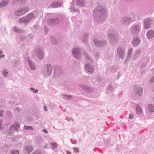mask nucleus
Listing matches in <instances>:
<instances>
[{"label":"nucleus","mask_w":154,"mask_h":154,"mask_svg":"<svg viewBox=\"0 0 154 154\" xmlns=\"http://www.w3.org/2000/svg\"><path fill=\"white\" fill-rule=\"evenodd\" d=\"M6 115L8 117H11L12 116V113L10 111H7L6 112Z\"/></svg>","instance_id":"45"},{"label":"nucleus","mask_w":154,"mask_h":154,"mask_svg":"<svg viewBox=\"0 0 154 154\" xmlns=\"http://www.w3.org/2000/svg\"><path fill=\"white\" fill-rule=\"evenodd\" d=\"M2 53V51H0V54H1Z\"/></svg>","instance_id":"62"},{"label":"nucleus","mask_w":154,"mask_h":154,"mask_svg":"<svg viewBox=\"0 0 154 154\" xmlns=\"http://www.w3.org/2000/svg\"><path fill=\"white\" fill-rule=\"evenodd\" d=\"M9 2V0H2L0 3V8H2L7 6Z\"/></svg>","instance_id":"27"},{"label":"nucleus","mask_w":154,"mask_h":154,"mask_svg":"<svg viewBox=\"0 0 154 154\" xmlns=\"http://www.w3.org/2000/svg\"><path fill=\"white\" fill-rule=\"evenodd\" d=\"M132 52H133L132 48H131V49L128 50V56H127L126 59H125V60L124 61V63L125 64H126L127 63V62L128 61V60L131 57V56Z\"/></svg>","instance_id":"23"},{"label":"nucleus","mask_w":154,"mask_h":154,"mask_svg":"<svg viewBox=\"0 0 154 154\" xmlns=\"http://www.w3.org/2000/svg\"><path fill=\"white\" fill-rule=\"evenodd\" d=\"M108 38L110 40V42L112 43H114L117 42V40L115 37L114 35L112 34L109 33L108 35Z\"/></svg>","instance_id":"19"},{"label":"nucleus","mask_w":154,"mask_h":154,"mask_svg":"<svg viewBox=\"0 0 154 154\" xmlns=\"http://www.w3.org/2000/svg\"><path fill=\"white\" fill-rule=\"evenodd\" d=\"M151 81L153 82H154V77L152 78L151 80Z\"/></svg>","instance_id":"58"},{"label":"nucleus","mask_w":154,"mask_h":154,"mask_svg":"<svg viewBox=\"0 0 154 154\" xmlns=\"http://www.w3.org/2000/svg\"><path fill=\"white\" fill-rule=\"evenodd\" d=\"M20 127V125L19 123L17 122H15L14 123L13 125L10 126L9 129L11 131H12L13 130L17 131L18 128Z\"/></svg>","instance_id":"17"},{"label":"nucleus","mask_w":154,"mask_h":154,"mask_svg":"<svg viewBox=\"0 0 154 154\" xmlns=\"http://www.w3.org/2000/svg\"><path fill=\"white\" fill-rule=\"evenodd\" d=\"M75 17H72V21H75Z\"/></svg>","instance_id":"56"},{"label":"nucleus","mask_w":154,"mask_h":154,"mask_svg":"<svg viewBox=\"0 0 154 154\" xmlns=\"http://www.w3.org/2000/svg\"><path fill=\"white\" fill-rule=\"evenodd\" d=\"M147 38L149 39H151L154 37V31L152 30H149L146 34Z\"/></svg>","instance_id":"20"},{"label":"nucleus","mask_w":154,"mask_h":154,"mask_svg":"<svg viewBox=\"0 0 154 154\" xmlns=\"http://www.w3.org/2000/svg\"><path fill=\"white\" fill-rule=\"evenodd\" d=\"M50 144L52 146L53 148H56L57 146V143L55 142L52 143H50Z\"/></svg>","instance_id":"40"},{"label":"nucleus","mask_w":154,"mask_h":154,"mask_svg":"<svg viewBox=\"0 0 154 154\" xmlns=\"http://www.w3.org/2000/svg\"><path fill=\"white\" fill-rule=\"evenodd\" d=\"M107 89L109 91H112L113 90V88L111 84H109V86L108 87Z\"/></svg>","instance_id":"39"},{"label":"nucleus","mask_w":154,"mask_h":154,"mask_svg":"<svg viewBox=\"0 0 154 154\" xmlns=\"http://www.w3.org/2000/svg\"><path fill=\"white\" fill-rule=\"evenodd\" d=\"M2 127V124H0V130L1 129Z\"/></svg>","instance_id":"59"},{"label":"nucleus","mask_w":154,"mask_h":154,"mask_svg":"<svg viewBox=\"0 0 154 154\" xmlns=\"http://www.w3.org/2000/svg\"><path fill=\"white\" fill-rule=\"evenodd\" d=\"M75 144H76V142H75Z\"/></svg>","instance_id":"64"},{"label":"nucleus","mask_w":154,"mask_h":154,"mask_svg":"<svg viewBox=\"0 0 154 154\" xmlns=\"http://www.w3.org/2000/svg\"><path fill=\"white\" fill-rule=\"evenodd\" d=\"M53 69V67L51 65L47 64L42 69L41 74L45 78L48 77L51 75Z\"/></svg>","instance_id":"2"},{"label":"nucleus","mask_w":154,"mask_h":154,"mask_svg":"<svg viewBox=\"0 0 154 154\" xmlns=\"http://www.w3.org/2000/svg\"><path fill=\"white\" fill-rule=\"evenodd\" d=\"M60 17L58 18L50 19L48 20V23L49 25H55L60 23L62 20H60Z\"/></svg>","instance_id":"10"},{"label":"nucleus","mask_w":154,"mask_h":154,"mask_svg":"<svg viewBox=\"0 0 154 154\" xmlns=\"http://www.w3.org/2000/svg\"><path fill=\"white\" fill-rule=\"evenodd\" d=\"M0 124H2V123L3 122V120L2 119H1L0 120Z\"/></svg>","instance_id":"57"},{"label":"nucleus","mask_w":154,"mask_h":154,"mask_svg":"<svg viewBox=\"0 0 154 154\" xmlns=\"http://www.w3.org/2000/svg\"><path fill=\"white\" fill-rule=\"evenodd\" d=\"M141 51L140 50H137L136 53L135 55L137 57H139L141 54Z\"/></svg>","instance_id":"43"},{"label":"nucleus","mask_w":154,"mask_h":154,"mask_svg":"<svg viewBox=\"0 0 154 154\" xmlns=\"http://www.w3.org/2000/svg\"><path fill=\"white\" fill-rule=\"evenodd\" d=\"M50 39L51 43L54 45L57 44V41L56 38L53 36H50Z\"/></svg>","instance_id":"29"},{"label":"nucleus","mask_w":154,"mask_h":154,"mask_svg":"<svg viewBox=\"0 0 154 154\" xmlns=\"http://www.w3.org/2000/svg\"><path fill=\"white\" fill-rule=\"evenodd\" d=\"M136 112L139 114H141L142 112L141 108L138 105L136 106Z\"/></svg>","instance_id":"31"},{"label":"nucleus","mask_w":154,"mask_h":154,"mask_svg":"<svg viewBox=\"0 0 154 154\" xmlns=\"http://www.w3.org/2000/svg\"><path fill=\"white\" fill-rule=\"evenodd\" d=\"M84 58L85 60L91 63L93 62L94 60L93 59L87 52H84Z\"/></svg>","instance_id":"16"},{"label":"nucleus","mask_w":154,"mask_h":154,"mask_svg":"<svg viewBox=\"0 0 154 154\" xmlns=\"http://www.w3.org/2000/svg\"><path fill=\"white\" fill-rule=\"evenodd\" d=\"M4 111L2 110H0V116L1 117H2L4 116Z\"/></svg>","instance_id":"46"},{"label":"nucleus","mask_w":154,"mask_h":154,"mask_svg":"<svg viewBox=\"0 0 154 154\" xmlns=\"http://www.w3.org/2000/svg\"><path fill=\"white\" fill-rule=\"evenodd\" d=\"M25 37L24 36H22L20 37V39H21V40L23 41L25 39Z\"/></svg>","instance_id":"51"},{"label":"nucleus","mask_w":154,"mask_h":154,"mask_svg":"<svg viewBox=\"0 0 154 154\" xmlns=\"http://www.w3.org/2000/svg\"><path fill=\"white\" fill-rule=\"evenodd\" d=\"M93 41L95 46L98 47H102L106 45V42L104 40H99L97 39H94Z\"/></svg>","instance_id":"9"},{"label":"nucleus","mask_w":154,"mask_h":154,"mask_svg":"<svg viewBox=\"0 0 154 154\" xmlns=\"http://www.w3.org/2000/svg\"><path fill=\"white\" fill-rule=\"evenodd\" d=\"M76 4L79 7H83L85 5V2L84 0H76Z\"/></svg>","instance_id":"24"},{"label":"nucleus","mask_w":154,"mask_h":154,"mask_svg":"<svg viewBox=\"0 0 154 154\" xmlns=\"http://www.w3.org/2000/svg\"><path fill=\"white\" fill-rule=\"evenodd\" d=\"M32 154H41L40 151H37L33 152Z\"/></svg>","instance_id":"49"},{"label":"nucleus","mask_w":154,"mask_h":154,"mask_svg":"<svg viewBox=\"0 0 154 154\" xmlns=\"http://www.w3.org/2000/svg\"><path fill=\"white\" fill-rule=\"evenodd\" d=\"M4 57V55H1L0 56V58H2Z\"/></svg>","instance_id":"55"},{"label":"nucleus","mask_w":154,"mask_h":154,"mask_svg":"<svg viewBox=\"0 0 154 154\" xmlns=\"http://www.w3.org/2000/svg\"><path fill=\"white\" fill-rule=\"evenodd\" d=\"M75 4H73V2H72L70 3V6L69 8L70 10V11L72 12H78L79 11L75 8Z\"/></svg>","instance_id":"26"},{"label":"nucleus","mask_w":154,"mask_h":154,"mask_svg":"<svg viewBox=\"0 0 154 154\" xmlns=\"http://www.w3.org/2000/svg\"><path fill=\"white\" fill-rule=\"evenodd\" d=\"M72 54L77 59H79L81 57L82 49L79 48H74L72 50Z\"/></svg>","instance_id":"4"},{"label":"nucleus","mask_w":154,"mask_h":154,"mask_svg":"<svg viewBox=\"0 0 154 154\" xmlns=\"http://www.w3.org/2000/svg\"><path fill=\"white\" fill-rule=\"evenodd\" d=\"M18 2L21 5H24L26 3V0H17Z\"/></svg>","instance_id":"37"},{"label":"nucleus","mask_w":154,"mask_h":154,"mask_svg":"<svg viewBox=\"0 0 154 154\" xmlns=\"http://www.w3.org/2000/svg\"><path fill=\"white\" fill-rule=\"evenodd\" d=\"M14 31L15 32L17 33H21L23 32V30L16 26L14 27Z\"/></svg>","instance_id":"33"},{"label":"nucleus","mask_w":154,"mask_h":154,"mask_svg":"<svg viewBox=\"0 0 154 154\" xmlns=\"http://www.w3.org/2000/svg\"><path fill=\"white\" fill-rule=\"evenodd\" d=\"M19 152L17 150H12L11 154H19Z\"/></svg>","instance_id":"42"},{"label":"nucleus","mask_w":154,"mask_h":154,"mask_svg":"<svg viewBox=\"0 0 154 154\" xmlns=\"http://www.w3.org/2000/svg\"><path fill=\"white\" fill-rule=\"evenodd\" d=\"M106 13V8L103 6H99L94 9L93 15L97 21L101 23L104 19V14Z\"/></svg>","instance_id":"1"},{"label":"nucleus","mask_w":154,"mask_h":154,"mask_svg":"<svg viewBox=\"0 0 154 154\" xmlns=\"http://www.w3.org/2000/svg\"><path fill=\"white\" fill-rule=\"evenodd\" d=\"M30 90L32 91L34 93H36L38 92V89L35 90L34 88H30Z\"/></svg>","instance_id":"44"},{"label":"nucleus","mask_w":154,"mask_h":154,"mask_svg":"<svg viewBox=\"0 0 154 154\" xmlns=\"http://www.w3.org/2000/svg\"><path fill=\"white\" fill-rule=\"evenodd\" d=\"M44 110L45 111H47V107L46 106H45L44 107Z\"/></svg>","instance_id":"53"},{"label":"nucleus","mask_w":154,"mask_h":154,"mask_svg":"<svg viewBox=\"0 0 154 154\" xmlns=\"http://www.w3.org/2000/svg\"><path fill=\"white\" fill-rule=\"evenodd\" d=\"M152 22V20L150 18H148L144 20V27L145 29H148L150 27L151 23Z\"/></svg>","instance_id":"12"},{"label":"nucleus","mask_w":154,"mask_h":154,"mask_svg":"<svg viewBox=\"0 0 154 154\" xmlns=\"http://www.w3.org/2000/svg\"><path fill=\"white\" fill-rule=\"evenodd\" d=\"M43 131L45 133H46V134H48V131L46 130V129H43Z\"/></svg>","instance_id":"52"},{"label":"nucleus","mask_w":154,"mask_h":154,"mask_svg":"<svg viewBox=\"0 0 154 154\" xmlns=\"http://www.w3.org/2000/svg\"><path fill=\"white\" fill-rule=\"evenodd\" d=\"M147 109L150 112H154V105L152 104H149L147 106Z\"/></svg>","instance_id":"28"},{"label":"nucleus","mask_w":154,"mask_h":154,"mask_svg":"<svg viewBox=\"0 0 154 154\" xmlns=\"http://www.w3.org/2000/svg\"><path fill=\"white\" fill-rule=\"evenodd\" d=\"M21 112L22 110L18 107H16L14 109V113L17 114L18 115Z\"/></svg>","instance_id":"32"},{"label":"nucleus","mask_w":154,"mask_h":154,"mask_svg":"<svg viewBox=\"0 0 154 154\" xmlns=\"http://www.w3.org/2000/svg\"><path fill=\"white\" fill-rule=\"evenodd\" d=\"M85 68L86 70L90 73L92 74L94 72V68L89 64H87L85 65Z\"/></svg>","instance_id":"15"},{"label":"nucleus","mask_w":154,"mask_h":154,"mask_svg":"<svg viewBox=\"0 0 154 154\" xmlns=\"http://www.w3.org/2000/svg\"><path fill=\"white\" fill-rule=\"evenodd\" d=\"M140 42V38L138 36L134 37L132 41L133 45L135 47L138 46Z\"/></svg>","instance_id":"11"},{"label":"nucleus","mask_w":154,"mask_h":154,"mask_svg":"<svg viewBox=\"0 0 154 154\" xmlns=\"http://www.w3.org/2000/svg\"><path fill=\"white\" fill-rule=\"evenodd\" d=\"M61 3L60 2H54L51 3L50 6L51 8H55L61 6Z\"/></svg>","instance_id":"22"},{"label":"nucleus","mask_w":154,"mask_h":154,"mask_svg":"<svg viewBox=\"0 0 154 154\" xmlns=\"http://www.w3.org/2000/svg\"><path fill=\"white\" fill-rule=\"evenodd\" d=\"M143 60L145 63H147L149 61L150 58L148 57H146L143 59Z\"/></svg>","instance_id":"36"},{"label":"nucleus","mask_w":154,"mask_h":154,"mask_svg":"<svg viewBox=\"0 0 154 154\" xmlns=\"http://www.w3.org/2000/svg\"><path fill=\"white\" fill-rule=\"evenodd\" d=\"M83 36L84 38L83 39L84 42L85 43L87 42V40L88 38V35L86 34H84Z\"/></svg>","instance_id":"38"},{"label":"nucleus","mask_w":154,"mask_h":154,"mask_svg":"<svg viewBox=\"0 0 154 154\" xmlns=\"http://www.w3.org/2000/svg\"><path fill=\"white\" fill-rule=\"evenodd\" d=\"M33 147L31 146H28L26 147L24 149V151L27 154H29L33 151Z\"/></svg>","instance_id":"21"},{"label":"nucleus","mask_w":154,"mask_h":154,"mask_svg":"<svg viewBox=\"0 0 154 154\" xmlns=\"http://www.w3.org/2000/svg\"><path fill=\"white\" fill-rule=\"evenodd\" d=\"M24 128L25 130L33 129L32 127L29 126H25Z\"/></svg>","instance_id":"41"},{"label":"nucleus","mask_w":154,"mask_h":154,"mask_svg":"<svg viewBox=\"0 0 154 154\" xmlns=\"http://www.w3.org/2000/svg\"><path fill=\"white\" fill-rule=\"evenodd\" d=\"M29 8L28 6H25L22 8H19L14 12L15 14L17 16H20L28 12Z\"/></svg>","instance_id":"5"},{"label":"nucleus","mask_w":154,"mask_h":154,"mask_svg":"<svg viewBox=\"0 0 154 154\" xmlns=\"http://www.w3.org/2000/svg\"><path fill=\"white\" fill-rule=\"evenodd\" d=\"M80 86L83 89L88 92H91L93 91V90L92 88L89 87L87 86L82 85H80Z\"/></svg>","instance_id":"25"},{"label":"nucleus","mask_w":154,"mask_h":154,"mask_svg":"<svg viewBox=\"0 0 154 154\" xmlns=\"http://www.w3.org/2000/svg\"><path fill=\"white\" fill-rule=\"evenodd\" d=\"M27 60L28 62L29 66L32 70H34L36 69V66L35 63L31 60L30 57H27Z\"/></svg>","instance_id":"14"},{"label":"nucleus","mask_w":154,"mask_h":154,"mask_svg":"<svg viewBox=\"0 0 154 154\" xmlns=\"http://www.w3.org/2000/svg\"><path fill=\"white\" fill-rule=\"evenodd\" d=\"M134 117V115L133 114H130L129 118L130 119H132Z\"/></svg>","instance_id":"50"},{"label":"nucleus","mask_w":154,"mask_h":154,"mask_svg":"<svg viewBox=\"0 0 154 154\" xmlns=\"http://www.w3.org/2000/svg\"><path fill=\"white\" fill-rule=\"evenodd\" d=\"M62 98L63 99H66L67 100H69V99H72V97L70 95H68L66 94H64L61 95Z\"/></svg>","instance_id":"30"},{"label":"nucleus","mask_w":154,"mask_h":154,"mask_svg":"<svg viewBox=\"0 0 154 154\" xmlns=\"http://www.w3.org/2000/svg\"><path fill=\"white\" fill-rule=\"evenodd\" d=\"M10 103L11 104H12L13 102L12 101H10Z\"/></svg>","instance_id":"61"},{"label":"nucleus","mask_w":154,"mask_h":154,"mask_svg":"<svg viewBox=\"0 0 154 154\" xmlns=\"http://www.w3.org/2000/svg\"><path fill=\"white\" fill-rule=\"evenodd\" d=\"M35 18L34 14L30 13L28 14L26 17L21 18L19 20L20 23H23L25 24H27L28 23L33 20Z\"/></svg>","instance_id":"3"},{"label":"nucleus","mask_w":154,"mask_h":154,"mask_svg":"<svg viewBox=\"0 0 154 154\" xmlns=\"http://www.w3.org/2000/svg\"><path fill=\"white\" fill-rule=\"evenodd\" d=\"M140 24L136 23L134 24L130 28V31L132 34L135 35L137 34L140 30Z\"/></svg>","instance_id":"6"},{"label":"nucleus","mask_w":154,"mask_h":154,"mask_svg":"<svg viewBox=\"0 0 154 154\" xmlns=\"http://www.w3.org/2000/svg\"><path fill=\"white\" fill-rule=\"evenodd\" d=\"M135 93L141 96L143 93V88L140 86H137L135 89Z\"/></svg>","instance_id":"18"},{"label":"nucleus","mask_w":154,"mask_h":154,"mask_svg":"<svg viewBox=\"0 0 154 154\" xmlns=\"http://www.w3.org/2000/svg\"><path fill=\"white\" fill-rule=\"evenodd\" d=\"M2 74L4 75V76L5 77H6L8 76V72L6 69H4L3 70V71H2Z\"/></svg>","instance_id":"35"},{"label":"nucleus","mask_w":154,"mask_h":154,"mask_svg":"<svg viewBox=\"0 0 154 154\" xmlns=\"http://www.w3.org/2000/svg\"><path fill=\"white\" fill-rule=\"evenodd\" d=\"M65 119L69 122H70V120L73 121V119L71 118L67 117Z\"/></svg>","instance_id":"47"},{"label":"nucleus","mask_w":154,"mask_h":154,"mask_svg":"<svg viewBox=\"0 0 154 154\" xmlns=\"http://www.w3.org/2000/svg\"><path fill=\"white\" fill-rule=\"evenodd\" d=\"M57 72V70H55V73H56V72Z\"/></svg>","instance_id":"63"},{"label":"nucleus","mask_w":154,"mask_h":154,"mask_svg":"<svg viewBox=\"0 0 154 154\" xmlns=\"http://www.w3.org/2000/svg\"><path fill=\"white\" fill-rule=\"evenodd\" d=\"M121 22L123 24L128 25L131 22V18L128 17H124L122 18Z\"/></svg>","instance_id":"13"},{"label":"nucleus","mask_w":154,"mask_h":154,"mask_svg":"<svg viewBox=\"0 0 154 154\" xmlns=\"http://www.w3.org/2000/svg\"><path fill=\"white\" fill-rule=\"evenodd\" d=\"M37 57L40 60H42L45 57V55L42 49L40 48H37L35 51Z\"/></svg>","instance_id":"8"},{"label":"nucleus","mask_w":154,"mask_h":154,"mask_svg":"<svg viewBox=\"0 0 154 154\" xmlns=\"http://www.w3.org/2000/svg\"><path fill=\"white\" fill-rule=\"evenodd\" d=\"M99 55V54L98 53H96L95 54V56L97 57H98Z\"/></svg>","instance_id":"54"},{"label":"nucleus","mask_w":154,"mask_h":154,"mask_svg":"<svg viewBox=\"0 0 154 154\" xmlns=\"http://www.w3.org/2000/svg\"><path fill=\"white\" fill-rule=\"evenodd\" d=\"M67 154H71V153L69 151H68L67 152Z\"/></svg>","instance_id":"60"},{"label":"nucleus","mask_w":154,"mask_h":154,"mask_svg":"<svg viewBox=\"0 0 154 154\" xmlns=\"http://www.w3.org/2000/svg\"><path fill=\"white\" fill-rule=\"evenodd\" d=\"M73 149L75 152H79V149L78 148L76 147H74L73 148Z\"/></svg>","instance_id":"48"},{"label":"nucleus","mask_w":154,"mask_h":154,"mask_svg":"<svg viewBox=\"0 0 154 154\" xmlns=\"http://www.w3.org/2000/svg\"><path fill=\"white\" fill-rule=\"evenodd\" d=\"M126 48L122 46H119L118 48L117 53L118 57L122 59H123L125 57Z\"/></svg>","instance_id":"7"},{"label":"nucleus","mask_w":154,"mask_h":154,"mask_svg":"<svg viewBox=\"0 0 154 154\" xmlns=\"http://www.w3.org/2000/svg\"><path fill=\"white\" fill-rule=\"evenodd\" d=\"M20 63V61L17 60H15L12 61V64L14 67H15L16 66L18 65Z\"/></svg>","instance_id":"34"}]
</instances>
